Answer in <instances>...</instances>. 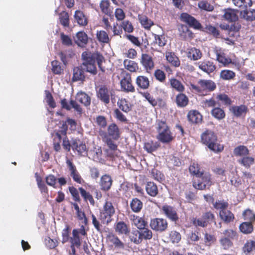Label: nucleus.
<instances>
[{
	"label": "nucleus",
	"instance_id": "a211bd4d",
	"mask_svg": "<svg viewBox=\"0 0 255 255\" xmlns=\"http://www.w3.org/2000/svg\"><path fill=\"white\" fill-rule=\"evenodd\" d=\"M130 220L132 223L138 229L141 230L145 227V222L144 220L139 216L134 215L130 216Z\"/></svg>",
	"mask_w": 255,
	"mask_h": 255
},
{
	"label": "nucleus",
	"instance_id": "a19ab883",
	"mask_svg": "<svg viewBox=\"0 0 255 255\" xmlns=\"http://www.w3.org/2000/svg\"><path fill=\"white\" fill-rule=\"evenodd\" d=\"M96 37L100 42L108 43L110 41L108 34L104 30L97 31Z\"/></svg>",
	"mask_w": 255,
	"mask_h": 255
},
{
	"label": "nucleus",
	"instance_id": "e433bc0d",
	"mask_svg": "<svg viewBox=\"0 0 255 255\" xmlns=\"http://www.w3.org/2000/svg\"><path fill=\"white\" fill-rule=\"evenodd\" d=\"M232 2L236 6L245 9L252 4L251 0H232Z\"/></svg>",
	"mask_w": 255,
	"mask_h": 255
},
{
	"label": "nucleus",
	"instance_id": "f257e3e1",
	"mask_svg": "<svg viewBox=\"0 0 255 255\" xmlns=\"http://www.w3.org/2000/svg\"><path fill=\"white\" fill-rule=\"evenodd\" d=\"M201 139L204 144L214 152H221L223 149V146L217 142V136L212 131L206 130L203 133Z\"/></svg>",
	"mask_w": 255,
	"mask_h": 255
},
{
	"label": "nucleus",
	"instance_id": "79ce46f5",
	"mask_svg": "<svg viewBox=\"0 0 255 255\" xmlns=\"http://www.w3.org/2000/svg\"><path fill=\"white\" fill-rule=\"evenodd\" d=\"M67 125L70 126L71 129L76 128V123L75 121L71 119H68L67 121L62 124V129L61 130V133L65 135L67 128Z\"/></svg>",
	"mask_w": 255,
	"mask_h": 255
},
{
	"label": "nucleus",
	"instance_id": "c85d7f7f",
	"mask_svg": "<svg viewBox=\"0 0 255 255\" xmlns=\"http://www.w3.org/2000/svg\"><path fill=\"white\" fill-rule=\"evenodd\" d=\"M241 17L249 21H253L255 19V10H248L247 9L240 11Z\"/></svg>",
	"mask_w": 255,
	"mask_h": 255
},
{
	"label": "nucleus",
	"instance_id": "ea45409f",
	"mask_svg": "<svg viewBox=\"0 0 255 255\" xmlns=\"http://www.w3.org/2000/svg\"><path fill=\"white\" fill-rule=\"evenodd\" d=\"M158 139L163 143H168L170 142L173 139V136L170 131H166L165 133L162 132L158 133Z\"/></svg>",
	"mask_w": 255,
	"mask_h": 255
},
{
	"label": "nucleus",
	"instance_id": "b1692460",
	"mask_svg": "<svg viewBox=\"0 0 255 255\" xmlns=\"http://www.w3.org/2000/svg\"><path fill=\"white\" fill-rule=\"evenodd\" d=\"M74 18L77 23L82 26L87 25L88 21L83 12L80 10H76L75 12Z\"/></svg>",
	"mask_w": 255,
	"mask_h": 255
},
{
	"label": "nucleus",
	"instance_id": "5fc2aeb1",
	"mask_svg": "<svg viewBox=\"0 0 255 255\" xmlns=\"http://www.w3.org/2000/svg\"><path fill=\"white\" fill-rule=\"evenodd\" d=\"M60 23L64 27H68L69 25V15L68 13L63 11L59 15Z\"/></svg>",
	"mask_w": 255,
	"mask_h": 255
},
{
	"label": "nucleus",
	"instance_id": "2f4dec72",
	"mask_svg": "<svg viewBox=\"0 0 255 255\" xmlns=\"http://www.w3.org/2000/svg\"><path fill=\"white\" fill-rule=\"evenodd\" d=\"M119 108L125 113H128L131 109V104L125 99H122L118 102Z\"/></svg>",
	"mask_w": 255,
	"mask_h": 255
},
{
	"label": "nucleus",
	"instance_id": "f3484780",
	"mask_svg": "<svg viewBox=\"0 0 255 255\" xmlns=\"http://www.w3.org/2000/svg\"><path fill=\"white\" fill-rule=\"evenodd\" d=\"M71 147L73 150H76L79 154H82L86 150V145L79 140H72Z\"/></svg>",
	"mask_w": 255,
	"mask_h": 255
},
{
	"label": "nucleus",
	"instance_id": "1a4fd4ad",
	"mask_svg": "<svg viewBox=\"0 0 255 255\" xmlns=\"http://www.w3.org/2000/svg\"><path fill=\"white\" fill-rule=\"evenodd\" d=\"M180 18L182 21L187 23L195 29H199L201 27V24L194 17L187 13L181 14Z\"/></svg>",
	"mask_w": 255,
	"mask_h": 255
},
{
	"label": "nucleus",
	"instance_id": "a878e982",
	"mask_svg": "<svg viewBox=\"0 0 255 255\" xmlns=\"http://www.w3.org/2000/svg\"><path fill=\"white\" fill-rule=\"evenodd\" d=\"M147 193L151 196L155 197L158 193L156 185L152 182H148L145 186Z\"/></svg>",
	"mask_w": 255,
	"mask_h": 255
},
{
	"label": "nucleus",
	"instance_id": "72a5a7b5",
	"mask_svg": "<svg viewBox=\"0 0 255 255\" xmlns=\"http://www.w3.org/2000/svg\"><path fill=\"white\" fill-rule=\"evenodd\" d=\"M166 58L167 60L173 66L178 67L180 65V61L174 53L167 52L166 53Z\"/></svg>",
	"mask_w": 255,
	"mask_h": 255
},
{
	"label": "nucleus",
	"instance_id": "412c9836",
	"mask_svg": "<svg viewBox=\"0 0 255 255\" xmlns=\"http://www.w3.org/2000/svg\"><path fill=\"white\" fill-rule=\"evenodd\" d=\"M180 37L185 39H191L193 37V33L186 25H182L179 29Z\"/></svg>",
	"mask_w": 255,
	"mask_h": 255
},
{
	"label": "nucleus",
	"instance_id": "473e14b6",
	"mask_svg": "<svg viewBox=\"0 0 255 255\" xmlns=\"http://www.w3.org/2000/svg\"><path fill=\"white\" fill-rule=\"evenodd\" d=\"M202 56L201 51L196 48H191L189 49L188 56L193 60L200 59Z\"/></svg>",
	"mask_w": 255,
	"mask_h": 255
},
{
	"label": "nucleus",
	"instance_id": "4468645a",
	"mask_svg": "<svg viewBox=\"0 0 255 255\" xmlns=\"http://www.w3.org/2000/svg\"><path fill=\"white\" fill-rule=\"evenodd\" d=\"M197 64L200 69L208 74L213 72L216 69V66L209 61H200Z\"/></svg>",
	"mask_w": 255,
	"mask_h": 255
},
{
	"label": "nucleus",
	"instance_id": "49530a36",
	"mask_svg": "<svg viewBox=\"0 0 255 255\" xmlns=\"http://www.w3.org/2000/svg\"><path fill=\"white\" fill-rule=\"evenodd\" d=\"M234 153L236 156H245L249 154V150L246 146L240 145L234 149Z\"/></svg>",
	"mask_w": 255,
	"mask_h": 255
},
{
	"label": "nucleus",
	"instance_id": "9b49d317",
	"mask_svg": "<svg viewBox=\"0 0 255 255\" xmlns=\"http://www.w3.org/2000/svg\"><path fill=\"white\" fill-rule=\"evenodd\" d=\"M162 211L165 215L173 222H176L178 220V217L175 209L168 205H164L162 207Z\"/></svg>",
	"mask_w": 255,
	"mask_h": 255
},
{
	"label": "nucleus",
	"instance_id": "f8f14e48",
	"mask_svg": "<svg viewBox=\"0 0 255 255\" xmlns=\"http://www.w3.org/2000/svg\"><path fill=\"white\" fill-rule=\"evenodd\" d=\"M74 42L81 47H85L88 42V38L87 35L84 31L78 32L73 37Z\"/></svg>",
	"mask_w": 255,
	"mask_h": 255
},
{
	"label": "nucleus",
	"instance_id": "338daca9",
	"mask_svg": "<svg viewBox=\"0 0 255 255\" xmlns=\"http://www.w3.org/2000/svg\"><path fill=\"white\" fill-rule=\"evenodd\" d=\"M158 147V145L156 143L152 142H148L144 144V148L149 153H151L155 151Z\"/></svg>",
	"mask_w": 255,
	"mask_h": 255
},
{
	"label": "nucleus",
	"instance_id": "c756f323",
	"mask_svg": "<svg viewBox=\"0 0 255 255\" xmlns=\"http://www.w3.org/2000/svg\"><path fill=\"white\" fill-rule=\"evenodd\" d=\"M130 206L133 212L138 213L142 208L143 204L140 200L135 198L131 201Z\"/></svg>",
	"mask_w": 255,
	"mask_h": 255
},
{
	"label": "nucleus",
	"instance_id": "680f3d73",
	"mask_svg": "<svg viewBox=\"0 0 255 255\" xmlns=\"http://www.w3.org/2000/svg\"><path fill=\"white\" fill-rule=\"evenodd\" d=\"M243 250L245 253H249L255 250V242L253 241H248L245 244Z\"/></svg>",
	"mask_w": 255,
	"mask_h": 255
},
{
	"label": "nucleus",
	"instance_id": "3c124183",
	"mask_svg": "<svg viewBox=\"0 0 255 255\" xmlns=\"http://www.w3.org/2000/svg\"><path fill=\"white\" fill-rule=\"evenodd\" d=\"M247 108L244 105H241L240 106L233 107L232 111L235 116L240 117L243 114L246 113Z\"/></svg>",
	"mask_w": 255,
	"mask_h": 255
},
{
	"label": "nucleus",
	"instance_id": "6e6d98bb",
	"mask_svg": "<svg viewBox=\"0 0 255 255\" xmlns=\"http://www.w3.org/2000/svg\"><path fill=\"white\" fill-rule=\"evenodd\" d=\"M79 190L81 196L85 199V200H88L91 205H94L95 202L92 195L82 187L79 188Z\"/></svg>",
	"mask_w": 255,
	"mask_h": 255
},
{
	"label": "nucleus",
	"instance_id": "ddd939ff",
	"mask_svg": "<svg viewBox=\"0 0 255 255\" xmlns=\"http://www.w3.org/2000/svg\"><path fill=\"white\" fill-rule=\"evenodd\" d=\"M140 63L147 71L152 70L154 66L152 57L147 54L141 55Z\"/></svg>",
	"mask_w": 255,
	"mask_h": 255
},
{
	"label": "nucleus",
	"instance_id": "39448f33",
	"mask_svg": "<svg viewBox=\"0 0 255 255\" xmlns=\"http://www.w3.org/2000/svg\"><path fill=\"white\" fill-rule=\"evenodd\" d=\"M114 93L112 89L108 88L106 86H102L97 91V96L105 104H108L110 99H113Z\"/></svg>",
	"mask_w": 255,
	"mask_h": 255
},
{
	"label": "nucleus",
	"instance_id": "bb28decb",
	"mask_svg": "<svg viewBox=\"0 0 255 255\" xmlns=\"http://www.w3.org/2000/svg\"><path fill=\"white\" fill-rule=\"evenodd\" d=\"M138 18L140 24L145 29H149L153 25V21L145 15H138Z\"/></svg>",
	"mask_w": 255,
	"mask_h": 255
},
{
	"label": "nucleus",
	"instance_id": "8fccbe9b",
	"mask_svg": "<svg viewBox=\"0 0 255 255\" xmlns=\"http://www.w3.org/2000/svg\"><path fill=\"white\" fill-rule=\"evenodd\" d=\"M212 116L218 120H221L225 118V114L224 111L220 108H215L212 111Z\"/></svg>",
	"mask_w": 255,
	"mask_h": 255
},
{
	"label": "nucleus",
	"instance_id": "5701e85b",
	"mask_svg": "<svg viewBox=\"0 0 255 255\" xmlns=\"http://www.w3.org/2000/svg\"><path fill=\"white\" fill-rule=\"evenodd\" d=\"M202 115L197 111H190L188 114L189 120L193 123H199L202 121Z\"/></svg>",
	"mask_w": 255,
	"mask_h": 255
},
{
	"label": "nucleus",
	"instance_id": "f03ea898",
	"mask_svg": "<svg viewBox=\"0 0 255 255\" xmlns=\"http://www.w3.org/2000/svg\"><path fill=\"white\" fill-rule=\"evenodd\" d=\"M92 53L88 51H85L82 54L83 60L81 68L83 70L86 71L93 75L97 74V68L95 63V60L93 58Z\"/></svg>",
	"mask_w": 255,
	"mask_h": 255
},
{
	"label": "nucleus",
	"instance_id": "7ed1b4c3",
	"mask_svg": "<svg viewBox=\"0 0 255 255\" xmlns=\"http://www.w3.org/2000/svg\"><path fill=\"white\" fill-rule=\"evenodd\" d=\"M198 85L190 84V89L195 92L201 93L203 91L211 92L216 88V83L211 80L200 79L198 81Z\"/></svg>",
	"mask_w": 255,
	"mask_h": 255
},
{
	"label": "nucleus",
	"instance_id": "9d476101",
	"mask_svg": "<svg viewBox=\"0 0 255 255\" xmlns=\"http://www.w3.org/2000/svg\"><path fill=\"white\" fill-rule=\"evenodd\" d=\"M66 163L69 168L70 176L74 181L78 183H81L83 179L77 170L75 166L70 160H67Z\"/></svg>",
	"mask_w": 255,
	"mask_h": 255
},
{
	"label": "nucleus",
	"instance_id": "4c0bfd02",
	"mask_svg": "<svg viewBox=\"0 0 255 255\" xmlns=\"http://www.w3.org/2000/svg\"><path fill=\"white\" fill-rule=\"evenodd\" d=\"M223 16L225 19L229 21H235L238 18V15L236 12L231 9L226 10Z\"/></svg>",
	"mask_w": 255,
	"mask_h": 255
},
{
	"label": "nucleus",
	"instance_id": "052dcab7",
	"mask_svg": "<svg viewBox=\"0 0 255 255\" xmlns=\"http://www.w3.org/2000/svg\"><path fill=\"white\" fill-rule=\"evenodd\" d=\"M154 42L157 44L158 46L162 47L164 46L166 43V40L163 35H154Z\"/></svg>",
	"mask_w": 255,
	"mask_h": 255
},
{
	"label": "nucleus",
	"instance_id": "13d9d810",
	"mask_svg": "<svg viewBox=\"0 0 255 255\" xmlns=\"http://www.w3.org/2000/svg\"><path fill=\"white\" fill-rule=\"evenodd\" d=\"M254 159L252 157L246 156L243 158L238 160V162L245 166L246 167L249 168L252 164H253Z\"/></svg>",
	"mask_w": 255,
	"mask_h": 255
},
{
	"label": "nucleus",
	"instance_id": "6ab92c4d",
	"mask_svg": "<svg viewBox=\"0 0 255 255\" xmlns=\"http://www.w3.org/2000/svg\"><path fill=\"white\" fill-rule=\"evenodd\" d=\"M115 231L119 234L127 235L129 232V230L126 224L123 221L117 223L115 226Z\"/></svg>",
	"mask_w": 255,
	"mask_h": 255
},
{
	"label": "nucleus",
	"instance_id": "0eeeda50",
	"mask_svg": "<svg viewBox=\"0 0 255 255\" xmlns=\"http://www.w3.org/2000/svg\"><path fill=\"white\" fill-rule=\"evenodd\" d=\"M201 180H198L197 181H194L193 186L198 189L203 190L206 188H209L212 184L211 175L208 173H203Z\"/></svg>",
	"mask_w": 255,
	"mask_h": 255
},
{
	"label": "nucleus",
	"instance_id": "cd10ccee",
	"mask_svg": "<svg viewBox=\"0 0 255 255\" xmlns=\"http://www.w3.org/2000/svg\"><path fill=\"white\" fill-rule=\"evenodd\" d=\"M107 238L109 241L113 244L115 247L120 249H124L125 248L124 244L121 241L117 236L110 234L108 236Z\"/></svg>",
	"mask_w": 255,
	"mask_h": 255
},
{
	"label": "nucleus",
	"instance_id": "4d7b16f0",
	"mask_svg": "<svg viewBox=\"0 0 255 255\" xmlns=\"http://www.w3.org/2000/svg\"><path fill=\"white\" fill-rule=\"evenodd\" d=\"M202 217L206 222L207 225L212 222H214L215 225H216V223L215 221V216L212 212H206L203 214Z\"/></svg>",
	"mask_w": 255,
	"mask_h": 255
},
{
	"label": "nucleus",
	"instance_id": "0e129e2a",
	"mask_svg": "<svg viewBox=\"0 0 255 255\" xmlns=\"http://www.w3.org/2000/svg\"><path fill=\"white\" fill-rule=\"evenodd\" d=\"M198 6L201 9L209 11H212L214 9V7L212 5L210 4L208 2L204 0L200 1L198 3Z\"/></svg>",
	"mask_w": 255,
	"mask_h": 255
},
{
	"label": "nucleus",
	"instance_id": "58836bf2",
	"mask_svg": "<svg viewBox=\"0 0 255 255\" xmlns=\"http://www.w3.org/2000/svg\"><path fill=\"white\" fill-rule=\"evenodd\" d=\"M221 219L226 223H229L234 219L233 214L229 210H223L220 212Z\"/></svg>",
	"mask_w": 255,
	"mask_h": 255
},
{
	"label": "nucleus",
	"instance_id": "e2e57ef3",
	"mask_svg": "<svg viewBox=\"0 0 255 255\" xmlns=\"http://www.w3.org/2000/svg\"><path fill=\"white\" fill-rule=\"evenodd\" d=\"M216 58L219 62L223 64L224 66L228 65L232 63L230 58H226L223 55L220 54L218 53L216 54Z\"/></svg>",
	"mask_w": 255,
	"mask_h": 255
},
{
	"label": "nucleus",
	"instance_id": "4be33fe9",
	"mask_svg": "<svg viewBox=\"0 0 255 255\" xmlns=\"http://www.w3.org/2000/svg\"><path fill=\"white\" fill-rule=\"evenodd\" d=\"M136 84L141 89H146L149 87V82L147 77L144 76H139L136 78Z\"/></svg>",
	"mask_w": 255,
	"mask_h": 255
},
{
	"label": "nucleus",
	"instance_id": "423d86ee",
	"mask_svg": "<svg viewBox=\"0 0 255 255\" xmlns=\"http://www.w3.org/2000/svg\"><path fill=\"white\" fill-rule=\"evenodd\" d=\"M123 77L120 83L123 91L127 92H133L135 91L134 87L131 84L130 74L128 72H123Z\"/></svg>",
	"mask_w": 255,
	"mask_h": 255
},
{
	"label": "nucleus",
	"instance_id": "bf43d9fd",
	"mask_svg": "<svg viewBox=\"0 0 255 255\" xmlns=\"http://www.w3.org/2000/svg\"><path fill=\"white\" fill-rule=\"evenodd\" d=\"M142 231L139 232L140 235H141V241L142 239L150 240L152 237V233L151 230L145 228V227L141 229Z\"/></svg>",
	"mask_w": 255,
	"mask_h": 255
},
{
	"label": "nucleus",
	"instance_id": "37998d69",
	"mask_svg": "<svg viewBox=\"0 0 255 255\" xmlns=\"http://www.w3.org/2000/svg\"><path fill=\"white\" fill-rule=\"evenodd\" d=\"M176 102L178 106L184 107L188 104V98L185 94H179L176 96Z\"/></svg>",
	"mask_w": 255,
	"mask_h": 255
},
{
	"label": "nucleus",
	"instance_id": "6e6552de",
	"mask_svg": "<svg viewBox=\"0 0 255 255\" xmlns=\"http://www.w3.org/2000/svg\"><path fill=\"white\" fill-rule=\"evenodd\" d=\"M150 226L153 230L163 232L167 228V222L166 220L163 219L155 218L151 220Z\"/></svg>",
	"mask_w": 255,
	"mask_h": 255
},
{
	"label": "nucleus",
	"instance_id": "dca6fc26",
	"mask_svg": "<svg viewBox=\"0 0 255 255\" xmlns=\"http://www.w3.org/2000/svg\"><path fill=\"white\" fill-rule=\"evenodd\" d=\"M76 100L86 107L91 104L90 97L83 92H79L76 94Z\"/></svg>",
	"mask_w": 255,
	"mask_h": 255
},
{
	"label": "nucleus",
	"instance_id": "09e8293b",
	"mask_svg": "<svg viewBox=\"0 0 255 255\" xmlns=\"http://www.w3.org/2000/svg\"><path fill=\"white\" fill-rule=\"evenodd\" d=\"M240 229L244 234H250L253 231V226L250 222H244L241 224Z\"/></svg>",
	"mask_w": 255,
	"mask_h": 255
},
{
	"label": "nucleus",
	"instance_id": "c03bdc74",
	"mask_svg": "<svg viewBox=\"0 0 255 255\" xmlns=\"http://www.w3.org/2000/svg\"><path fill=\"white\" fill-rule=\"evenodd\" d=\"M236 74L234 72L229 70H223L220 72V77L225 80H230L234 78Z\"/></svg>",
	"mask_w": 255,
	"mask_h": 255
},
{
	"label": "nucleus",
	"instance_id": "2eb2a0df",
	"mask_svg": "<svg viewBox=\"0 0 255 255\" xmlns=\"http://www.w3.org/2000/svg\"><path fill=\"white\" fill-rule=\"evenodd\" d=\"M112 182V178L110 175L105 174L102 176L100 183L101 189L105 191L108 190L111 188Z\"/></svg>",
	"mask_w": 255,
	"mask_h": 255
},
{
	"label": "nucleus",
	"instance_id": "864d4df0",
	"mask_svg": "<svg viewBox=\"0 0 255 255\" xmlns=\"http://www.w3.org/2000/svg\"><path fill=\"white\" fill-rule=\"evenodd\" d=\"M92 55L94 60L95 61V60H96L100 69L102 71V72H104L105 68L102 66V63L104 60L103 56L99 53H92Z\"/></svg>",
	"mask_w": 255,
	"mask_h": 255
},
{
	"label": "nucleus",
	"instance_id": "f704fd0d",
	"mask_svg": "<svg viewBox=\"0 0 255 255\" xmlns=\"http://www.w3.org/2000/svg\"><path fill=\"white\" fill-rule=\"evenodd\" d=\"M71 246L79 248L81 245V239L76 229L72 231V237L70 238Z\"/></svg>",
	"mask_w": 255,
	"mask_h": 255
},
{
	"label": "nucleus",
	"instance_id": "393cba45",
	"mask_svg": "<svg viewBox=\"0 0 255 255\" xmlns=\"http://www.w3.org/2000/svg\"><path fill=\"white\" fill-rule=\"evenodd\" d=\"M124 65L127 70L131 72H135L138 69L137 63L130 60H125L124 61Z\"/></svg>",
	"mask_w": 255,
	"mask_h": 255
},
{
	"label": "nucleus",
	"instance_id": "774afa93",
	"mask_svg": "<svg viewBox=\"0 0 255 255\" xmlns=\"http://www.w3.org/2000/svg\"><path fill=\"white\" fill-rule=\"evenodd\" d=\"M181 239V235L179 233L173 231L170 233V240L173 243H178Z\"/></svg>",
	"mask_w": 255,
	"mask_h": 255
},
{
	"label": "nucleus",
	"instance_id": "603ef678",
	"mask_svg": "<svg viewBox=\"0 0 255 255\" xmlns=\"http://www.w3.org/2000/svg\"><path fill=\"white\" fill-rule=\"evenodd\" d=\"M189 169L190 173L196 175V177H199L202 174V172L200 171V169L197 163H193V164L190 166Z\"/></svg>",
	"mask_w": 255,
	"mask_h": 255
},
{
	"label": "nucleus",
	"instance_id": "69168bd1",
	"mask_svg": "<svg viewBox=\"0 0 255 255\" xmlns=\"http://www.w3.org/2000/svg\"><path fill=\"white\" fill-rule=\"evenodd\" d=\"M152 177L156 180L161 182L164 179V175L158 170L153 169L151 171Z\"/></svg>",
	"mask_w": 255,
	"mask_h": 255
},
{
	"label": "nucleus",
	"instance_id": "c9c22d12",
	"mask_svg": "<svg viewBox=\"0 0 255 255\" xmlns=\"http://www.w3.org/2000/svg\"><path fill=\"white\" fill-rule=\"evenodd\" d=\"M170 84L172 88L179 92H183L185 88L180 81L175 78L170 79Z\"/></svg>",
	"mask_w": 255,
	"mask_h": 255
},
{
	"label": "nucleus",
	"instance_id": "7c9ffc66",
	"mask_svg": "<svg viewBox=\"0 0 255 255\" xmlns=\"http://www.w3.org/2000/svg\"><path fill=\"white\" fill-rule=\"evenodd\" d=\"M85 78V77L84 72L82 69L78 67H75L74 68L73 76L72 78L73 81H83L84 80Z\"/></svg>",
	"mask_w": 255,
	"mask_h": 255
},
{
	"label": "nucleus",
	"instance_id": "a18cd8bd",
	"mask_svg": "<svg viewBox=\"0 0 255 255\" xmlns=\"http://www.w3.org/2000/svg\"><path fill=\"white\" fill-rule=\"evenodd\" d=\"M131 242L135 244H139L141 243V235L138 230H133L129 236Z\"/></svg>",
	"mask_w": 255,
	"mask_h": 255
},
{
	"label": "nucleus",
	"instance_id": "aec40b11",
	"mask_svg": "<svg viewBox=\"0 0 255 255\" xmlns=\"http://www.w3.org/2000/svg\"><path fill=\"white\" fill-rule=\"evenodd\" d=\"M108 132L109 135L115 139H118L120 137L119 129L115 124H112L109 126Z\"/></svg>",
	"mask_w": 255,
	"mask_h": 255
},
{
	"label": "nucleus",
	"instance_id": "de8ad7c7",
	"mask_svg": "<svg viewBox=\"0 0 255 255\" xmlns=\"http://www.w3.org/2000/svg\"><path fill=\"white\" fill-rule=\"evenodd\" d=\"M100 8L102 11L108 15H110L112 11L110 8V2L108 0H102L100 2Z\"/></svg>",
	"mask_w": 255,
	"mask_h": 255
},
{
	"label": "nucleus",
	"instance_id": "20e7f679",
	"mask_svg": "<svg viewBox=\"0 0 255 255\" xmlns=\"http://www.w3.org/2000/svg\"><path fill=\"white\" fill-rule=\"evenodd\" d=\"M115 213V209L112 203L106 201L103 206V210L100 212V219L103 224H108L112 221V217Z\"/></svg>",
	"mask_w": 255,
	"mask_h": 255
}]
</instances>
